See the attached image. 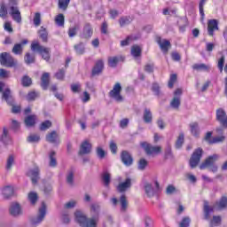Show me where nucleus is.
I'll return each mask as SVG.
<instances>
[{
    "mask_svg": "<svg viewBox=\"0 0 227 227\" xmlns=\"http://www.w3.org/2000/svg\"><path fill=\"white\" fill-rule=\"evenodd\" d=\"M91 217L88 218L82 211L74 213V219L81 227H97L100 221V206L92 204L90 207Z\"/></svg>",
    "mask_w": 227,
    "mask_h": 227,
    "instance_id": "obj_1",
    "label": "nucleus"
},
{
    "mask_svg": "<svg viewBox=\"0 0 227 227\" xmlns=\"http://www.w3.org/2000/svg\"><path fill=\"white\" fill-rule=\"evenodd\" d=\"M227 208V197L223 196L219 200H217L213 207L208 205V201H204V219L206 221H210V215L214 213V210H224Z\"/></svg>",
    "mask_w": 227,
    "mask_h": 227,
    "instance_id": "obj_2",
    "label": "nucleus"
},
{
    "mask_svg": "<svg viewBox=\"0 0 227 227\" xmlns=\"http://www.w3.org/2000/svg\"><path fill=\"white\" fill-rule=\"evenodd\" d=\"M47 215V205L45 202H42L41 207L38 209V214L35 216L30 218L29 223L32 227H37L42 224Z\"/></svg>",
    "mask_w": 227,
    "mask_h": 227,
    "instance_id": "obj_3",
    "label": "nucleus"
},
{
    "mask_svg": "<svg viewBox=\"0 0 227 227\" xmlns=\"http://www.w3.org/2000/svg\"><path fill=\"white\" fill-rule=\"evenodd\" d=\"M0 65L7 68H15L19 65V60L14 59L10 52L4 51L0 53Z\"/></svg>",
    "mask_w": 227,
    "mask_h": 227,
    "instance_id": "obj_4",
    "label": "nucleus"
},
{
    "mask_svg": "<svg viewBox=\"0 0 227 227\" xmlns=\"http://www.w3.org/2000/svg\"><path fill=\"white\" fill-rule=\"evenodd\" d=\"M31 51L33 52H39L44 61H49L51 59V48L40 45L38 41L31 43Z\"/></svg>",
    "mask_w": 227,
    "mask_h": 227,
    "instance_id": "obj_5",
    "label": "nucleus"
},
{
    "mask_svg": "<svg viewBox=\"0 0 227 227\" xmlns=\"http://www.w3.org/2000/svg\"><path fill=\"white\" fill-rule=\"evenodd\" d=\"M9 14L11 15L12 20L17 22V24H20L22 22V15L20 14V10H19V6H17V1L9 0Z\"/></svg>",
    "mask_w": 227,
    "mask_h": 227,
    "instance_id": "obj_6",
    "label": "nucleus"
},
{
    "mask_svg": "<svg viewBox=\"0 0 227 227\" xmlns=\"http://www.w3.org/2000/svg\"><path fill=\"white\" fill-rule=\"evenodd\" d=\"M219 159V155L217 154H213L209 156L205 162L200 164V169H205V168H209V170L212 171L213 173L217 172V166L214 165V162H215Z\"/></svg>",
    "mask_w": 227,
    "mask_h": 227,
    "instance_id": "obj_7",
    "label": "nucleus"
},
{
    "mask_svg": "<svg viewBox=\"0 0 227 227\" xmlns=\"http://www.w3.org/2000/svg\"><path fill=\"white\" fill-rule=\"evenodd\" d=\"M110 98L115 100V102H123V96H121V83L117 82L114 85V88L109 92Z\"/></svg>",
    "mask_w": 227,
    "mask_h": 227,
    "instance_id": "obj_8",
    "label": "nucleus"
},
{
    "mask_svg": "<svg viewBox=\"0 0 227 227\" xmlns=\"http://www.w3.org/2000/svg\"><path fill=\"white\" fill-rule=\"evenodd\" d=\"M202 155H203V149H201V148H198L193 152V153L190 159V167L192 168H196V166H198V164H200V160H201Z\"/></svg>",
    "mask_w": 227,
    "mask_h": 227,
    "instance_id": "obj_9",
    "label": "nucleus"
},
{
    "mask_svg": "<svg viewBox=\"0 0 227 227\" xmlns=\"http://www.w3.org/2000/svg\"><path fill=\"white\" fill-rule=\"evenodd\" d=\"M140 145L144 148L146 155H157V153H160V146H153L146 142H142Z\"/></svg>",
    "mask_w": 227,
    "mask_h": 227,
    "instance_id": "obj_10",
    "label": "nucleus"
},
{
    "mask_svg": "<svg viewBox=\"0 0 227 227\" xmlns=\"http://www.w3.org/2000/svg\"><path fill=\"white\" fill-rule=\"evenodd\" d=\"M216 121H219L223 129H227V115L226 111L223 108L216 109Z\"/></svg>",
    "mask_w": 227,
    "mask_h": 227,
    "instance_id": "obj_11",
    "label": "nucleus"
},
{
    "mask_svg": "<svg viewBox=\"0 0 227 227\" xmlns=\"http://www.w3.org/2000/svg\"><path fill=\"white\" fill-rule=\"evenodd\" d=\"M182 89H176L174 91V98L170 102V107L172 109H179L181 104Z\"/></svg>",
    "mask_w": 227,
    "mask_h": 227,
    "instance_id": "obj_12",
    "label": "nucleus"
},
{
    "mask_svg": "<svg viewBox=\"0 0 227 227\" xmlns=\"http://www.w3.org/2000/svg\"><path fill=\"white\" fill-rule=\"evenodd\" d=\"M91 36H93V27H91V24L86 23L83 27L82 32L80 34V38L90 40Z\"/></svg>",
    "mask_w": 227,
    "mask_h": 227,
    "instance_id": "obj_13",
    "label": "nucleus"
},
{
    "mask_svg": "<svg viewBox=\"0 0 227 227\" xmlns=\"http://www.w3.org/2000/svg\"><path fill=\"white\" fill-rule=\"evenodd\" d=\"M29 41H27V39H25L19 43H15L12 50V54H15L16 56H20V54L24 52V45H27Z\"/></svg>",
    "mask_w": 227,
    "mask_h": 227,
    "instance_id": "obj_14",
    "label": "nucleus"
},
{
    "mask_svg": "<svg viewBox=\"0 0 227 227\" xmlns=\"http://www.w3.org/2000/svg\"><path fill=\"white\" fill-rule=\"evenodd\" d=\"M28 176H30L32 180V184L36 185L38 184V180H40V168L34 167L28 171Z\"/></svg>",
    "mask_w": 227,
    "mask_h": 227,
    "instance_id": "obj_15",
    "label": "nucleus"
},
{
    "mask_svg": "<svg viewBox=\"0 0 227 227\" xmlns=\"http://www.w3.org/2000/svg\"><path fill=\"white\" fill-rule=\"evenodd\" d=\"M121 160L124 166H132V162H134L132 155L128 151H122L121 153Z\"/></svg>",
    "mask_w": 227,
    "mask_h": 227,
    "instance_id": "obj_16",
    "label": "nucleus"
},
{
    "mask_svg": "<svg viewBox=\"0 0 227 227\" xmlns=\"http://www.w3.org/2000/svg\"><path fill=\"white\" fill-rule=\"evenodd\" d=\"M215 31H219V21L217 20H209L207 22V33L209 36H214Z\"/></svg>",
    "mask_w": 227,
    "mask_h": 227,
    "instance_id": "obj_17",
    "label": "nucleus"
},
{
    "mask_svg": "<svg viewBox=\"0 0 227 227\" xmlns=\"http://www.w3.org/2000/svg\"><path fill=\"white\" fill-rule=\"evenodd\" d=\"M91 153V143L90 141L85 140L82 143L80 146L79 155H88V153Z\"/></svg>",
    "mask_w": 227,
    "mask_h": 227,
    "instance_id": "obj_18",
    "label": "nucleus"
},
{
    "mask_svg": "<svg viewBox=\"0 0 227 227\" xmlns=\"http://www.w3.org/2000/svg\"><path fill=\"white\" fill-rule=\"evenodd\" d=\"M10 214L13 215V217H17L22 214V208L20 207V204L17 202H13L10 207Z\"/></svg>",
    "mask_w": 227,
    "mask_h": 227,
    "instance_id": "obj_19",
    "label": "nucleus"
},
{
    "mask_svg": "<svg viewBox=\"0 0 227 227\" xmlns=\"http://www.w3.org/2000/svg\"><path fill=\"white\" fill-rule=\"evenodd\" d=\"M46 141L52 145H59V135L55 130L46 135Z\"/></svg>",
    "mask_w": 227,
    "mask_h": 227,
    "instance_id": "obj_20",
    "label": "nucleus"
},
{
    "mask_svg": "<svg viewBox=\"0 0 227 227\" xmlns=\"http://www.w3.org/2000/svg\"><path fill=\"white\" fill-rule=\"evenodd\" d=\"M130 187H132V180L130 178H127L125 182L118 184L117 191L118 192H125L127 189H130Z\"/></svg>",
    "mask_w": 227,
    "mask_h": 227,
    "instance_id": "obj_21",
    "label": "nucleus"
},
{
    "mask_svg": "<svg viewBox=\"0 0 227 227\" xmlns=\"http://www.w3.org/2000/svg\"><path fill=\"white\" fill-rule=\"evenodd\" d=\"M2 98L4 100H5V102L9 105V106H13V97L12 96V90H10V88H6L2 95Z\"/></svg>",
    "mask_w": 227,
    "mask_h": 227,
    "instance_id": "obj_22",
    "label": "nucleus"
},
{
    "mask_svg": "<svg viewBox=\"0 0 227 227\" xmlns=\"http://www.w3.org/2000/svg\"><path fill=\"white\" fill-rule=\"evenodd\" d=\"M157 43L160 45L162 52H168L169 51V47L171 46V43L166 39H161L159 37L157 39Z\"/></svg>",
    "mask_w": 227,
    "mask_h": 227,
    "instance_id": "obj_23",
    "label": "nucleus"
},
{
    "mask_svg": "<svg viewBox=\"0 0 227 227\" xmlns=\"http://www.w3.org/2000/svg\"><path fill=\"white\" fill-rule=\"evenodd\" d=\"M75 179V173L74 170L70 169L67 171L66 175V182L69 187H74Z\"/></svg>",
    "mask_w": 227,
    "mask_h": 227,
    "instance_id": "obj_24",
    "label": "nucleus"
},
{
    "mask_svg": "<svg viewBox=\"0 0 227 227\" xmlns=\"http://www.w3.org/2000/svg\"><path fill=\"white\" fill-rule=\"evenodd\" d=\"M143 120L145 123H152L153 120V115L152 114V110L150 108H145L143 114Z\"/></svg>",
    "mask_w": 227,
    "mask_h": 227,
    "instance_id": "obj_25",
    "label": "nucleus"
},
{
    "mask_svg": "<svg viewBox=\"0 0 227 227\" xmlns=\"http://www.w3.org/2000/svg\"><path fill=\"white\" fill-rule=\"evenodd\" d=\"M103 70H104V61L98 60L96 62L95 67L92 69V75H98V74H102Z\"/></svg>",
    "mask_w": 227,
    "mask_h": 227,
    "instance_id": "obj_26",
    "label": "nucleus"
},
{
    "mask_svg": "<svg viewBox=\"0 0 227 227\" xmlns=\"http://www.w3.org/2000/svg\"><path fill=\"white\" fill-rule=\"evenodd\" d=\"M1 141L4 143V145H10L12 143V137L10 136V133L8 131V129L4 128L3 134L1 136Z\"/></svg>",
    "mask_w": 227,
    "mask_h": 227,
    "instance_id": "obj_27",
    "label": "nucleus"
},
{
    "mask_svg": "<svg viewBox=\"0 0 227 227\" xmlns=\"http://www.w3.org/2000/svg\"><path fill=\"white\" fill-rule=\"evenodd\" d=\"M24 121H25L26 127H27L28 129L31 127H35V125H36V115L32 114V115L27 116Z\"/></svg>",
    "mask_w": 227,
    "mask_h": 227,
    "instance_id": "obj_28",
    "label": "nucleus"
},
{
    "mask_svg": "<svg viewBox=\"0 0 227 227\" xmlns=\"http://www.w3.org/2000/svg\"><path fill=\"white\" fill-rule=\"evenodd\" d=\"M15 192V190L13 189V186L8 185L2 189V194L4 198H12Z\"/></svg>",
    "mask_w": 227,
    "mask_h": 227,
    "instance_id": "obj_29",
    "label": "nucleus"
},
{
    "mask_svg": "<svg viewBox=\"0 0 227 227\" xmlns=\"http://www.w3.org/2000/svg\"><path fill=\"white\" fill-rule=\"evenodd\" d=\"M74 50L78 56H82L86 52V44L84 43H78L74 44Z\"/></svg>",
    "mask_w": 227,
    "mask_h": 227,
    "instance_id": "obj_30",
    "label": "nucleus"
},
{
    "mask_svg": "<svg viewBox=\"0 0 227 227\" xmlns=\"http://www.w3.org/2000/svg\"><path fill=\"white\" fill-rule=\"evenodd\" d=\"M145 192L148 198H153L155 196V189L150 183H145L144 185Z\"/></svg>",
    "mask_w": 227,
    "mask_h": 227,
    "instance_id": "obj_31",
    "label": "nucleus"
},
{
    "mask_svg": "<svg viewBox=\"0 0 227 227\" xmlns=\"http://www.w3.org/2000/svg\"><path fill=\"white\" fill-rule=\"evenodd\" d=\"M39 38L45 43L49 42V32L47 28L41 27L40 30L38 31Z\"/></svg>",
    "mask_w": 227,
    "mask_h": 227,
    "instance_id": "obj_32",
    "label": "nucleus"
},
{
    "mask_svg": "<svg viewBox=\"0 0 227 227\" xmlns=\"http://www.w3.org/2000/svg\"><path fill=\"white\" fill-rule=\"evenodd\" d=\"M190 131L194 137H200V125L198 122H192L190 124Z\"/></svg>",
    "mask_w": 227,
    "mask_h": 227,
    "instance_id": "obj_33",
    "label": "nucleus"
},
{
    "mask_svg": "<svg viewBox=\"0 0 227 227\" xmlns=\"http://www.w3.org/2000/svg\"><path fill=\"white\" fill-rule=\"evenodd\" d=\"M49 73H43L41 77V86L43 90H47L49 88Z\"/></svg>",
    "mask_w": 227,
    "mask_h": 227,
    "instance_id": "obj_34",
    "label": "nucleus"
},
{
    "mask_svg": "<svg viewBox=\"0 0 227 227\" xmlns=\"http://www.w3.org/2000/svg\"><path fill=\"white\" fill-rule=\"evenodd\" d=\"M192 68L193 70L210 72V65H207V64H194L192 66Z\"/></svg>",
    "mask_w": 227,
    "mask_h": 227,
    "instance_id": "obj_35",
    "label": "nucleus"
},
{
    "mask_svg": "<svg viewBox=\"0 0 227 227\" xmlns=\"http://www.w3.org/2000/svg\"><path fill=\"white\" fill-rule=\"evenodd\" d=\"M49 159H50V163H49L50 168H56V166H58V160H56V152L54 151L50 152Z\"/></svg>",
    "mask_w": 227,
    "mask_h": 227,
    "instance_id": "obj_36",
    "label": "nucleus"
},
{
    "mask_svg": "<svg viewBox=\"0 0 227 227\" xmlns=\"http://www.w3.org/2000/svg\"><path fill=\"white\" fill-rule=\"evenodd\" d=\"M121 203V212H127V207H129V202L127 201V197L122 194L120 198Z\"/></svg>",
    "mask_w": 227,
    "mask_h": 227,
    "instance_id": "obj_37",
    "label": "nucleus"
},
{
    "mask_svg": "<svg viewBox=\"0 0 227 227\" xmlns=\"http://www.w3.org/2000/svg\"><path fill=\"white\" fill-rule=\"evenodd\" d=\"M224 141H226V136H216L212 138V140L210 141V145H219L221 143H224Z\"/></svg>",
    "mask_w": 227,
    "mask_h": 227,
    "instance_id": "obj_38",
    "label": "nucleus"
},
{
    "mask_svg": "<svg viewBox=\"0 0 227 227\" xmlns=\"http://www.w3.org/2000/svg\"><path fill=\"white\" fill-rule=\"evenodd\" d=\"M101 178L104 182L106 187H109V184H111V174L107 171H104Z\"/></svg>",
    "mask_w": 227,
    "mask_h": 227,
    "instance_id": "obj_39",
    "label": "nucleus"
},
{
    "mask_svg": "<svg viewBox=\"0 0 227 227\" xmlns=\"http://www.w3.org/2000/svg\"><path fill=\"white\" fill-rule=\"evenodd\" d=\"M130 22H132V17H130V16L121 17L119 20V24H120L121 27L129 26V24H130Z\"/></svg>",
    "mask_w": 227,
    "mask_h": 227,
    "instance_id": "obj_40",
    "label": "nucleus"
},
{
    "mask_svg": "<svg viewBox=\"0 0 227 227\" xmlns=\"http://www.w3.org/2000/svg\"><path fill=\"white\" fill-rule=\"evenodd\" d=\"M118 63H120V57L108 58V65L111 68H116V67H118Z\"/></svg>",
    "mask_w": 227,
    "mask_h": 227,
    "instance_id": "obj_41",
    "label": "nucleus"
},
{
    "mask_svg": "<svg viewBox=\"0 0 227 227\" xmlns=\"http://www.w3.org/2000/svg\"><path fill=\"white\" fill-rule=\"evenodd\" d=\"M55 23L59 27H63L65 26V15L59 13L55 18Z\"/></svg>",
    "mask_w": 227,
    "mask_h": 227,
    "instance_id": "obj_42",
    "label": "nucleus"
},
{
    "mask_svg": "<svg viewBox=\"0 0 227 227\" xmlns=\"http://www.w3.org/2000/svg\"><path fill=\"white\" fill-rule=\"evenodd\" d=\"M21 84L24 88H29L33 84V80L28 75H24L21 79Z\"/></svg>",
    "mask_w": 227,
    "mask_h": 227,
    "instance_id": "obj_43",
    "label": "nucleus"
},
{
    "mask_svg": "<svg viewBox=\"0 0 227 227\" xmlns=\"http://www.w3.org/2000/svg\"><path fill=\"white\" fill-rule=\"evenodd\" d=\"M28 200L30 201L31 205H35L38 201V194L35 192H31L28 193Z\"/></svg>",
    "mask_w": 227,
    "mask_h": 227,
    "instance_id": "obj_44",
    "label": "nucleus"
},
{
    "mask_svg": "<svg viewBox=\"0 0 227 227\" xmlns=\"http://www.w3.org/2000/svg\"><path fill=\"white\" fill-rule=\"evenodd\" d=\"M51 127H52V122L47 120L41 123L39 129L40 130L43 131V130H48V129H51Z\"/></svg>",
    "mask_w": 227,
    "mask_h": 227,
    "instance_id": "obj_45",
    "label": "nucleus"
},
{
    "mask_svg": "<svg viewBox=\"0 0 227 227\" xmlns=\"http://www.w3.org/2000/svg\"><path fill=\"white\" fill-rule=\"evenodd\" d=\"M184 133L179 134L177 140L176 142V148L177 150H180V148H182L183 145H184Z\"/></svg>",
    "mask_w": 227,
    "mask_h": 227,
    "instance_id": "obj_46",
    "label": "nucleus"
},
{
    "mask_svg": "<svg viewBox=\"0 0 227 227\" xmlns=\"http://www.w3.org/2000/svg\"><path fill=\"white\" fill-rule=\"evenodd\" d=\"M27 143H38L40 141V135L32 134L27 138Z\"/></svg>",
    "mask_w": 227,
    "mask_h": 227,
    "instance_id": "obj_47",
    "label": "nucleus"
},
{
    "mask_svg": "<svg viewBox=\"0 0 227 227\" xmlns=\"http://www.w3.org/2000/svg\"><path fill=\"white\" fill-rule=\"evenodd\" d=\"M152 91L156 97H160V86H159V83H153Z\"/></svg>",
    "mask_w": 227,
    "mask_h": 227,
    "instance_id": "obj_48",
    "label": "nucleus"
},
{
    "mask_svg": "<svg viewBox=\"0 0 227 227\" xmlns=\"http://www.w3.org/2000/svg\"><path fill=\"white\" fill-rule=\"evenodd\" d=\"M13 164H15V158L13 157V155H10L7 159L5 167L7 171H10V169H12V166H13Z\"/></svg>",
    "mask_w": 227,
    "mask_h": 227,
    "instance_id": "obj_49",
    "label": "nucleus"
},
{
    "mask_svg": "<svg viewBox=\"0 0 227 227\" xmlns=\"http://www.w3.org/2000/svg\"><path fill=\"white\" fill-rule=\"evenodd\" d=\"M131 55L134 58H139V56H141V48H139V46H133L131 48Z\"/></svg>",
    "mask_w": 227,
    "mask_h": 227,
    "instance_id": "obj_50",
    "label": "nucleus"
},
{
    "mask_svg": "<svg viewBox=\"0 0 227 227\" xmlns=\"http://www.w3.org/2000/svg\"><path fill=\"white\" fill-rule=\"evenodd\" d=\"M25 63H27V65H31L35 63V55H31V53L29 52L26 53Z\"/></svg>",
    "mask_w": 227,
    "mask_h": 227,
    "instance_id": "obj_51",
    "label": "nucleus"
},
{
    "mask_svg": "<svg viewBox=\"0 0 227 227\" xmlns=\"http://www.w3.org/2000/svg\"><path fill=\"white\" fill-rule=\"evenodd\" d=\"M38 92L36 91H30L28 92V94L27 95L26 98L28 102H33V100H35L36 98L38 97Z\"/></svg>",
    "mask_w": 227,
    "mask_h": 227,
    "instance_id": "obj_52",
    "label": "nucleus"
},
{
    "mask_svg": "<svg viewBox=\"0 0 227 227\" xmlns=\"http://www.w3.org/2000/svg\"><path fill=\"white\" fill-rule=\"evenodd\" d=\"M146 166H148V161L145 159H140L138 161V169L140 171H145Z\"/></svg>",
    "mask_w": 227,
    "mask_h": 227,
    "instance_id": "obj_53",
    "label": "nucleus"
},
{
    "mask_svg": "<svg viewBox=\"0 0 227 227\" xmlns=\"http://www.w3.org/2000/svg\"><path fill=\"white\" fill-rule=\"evenodd\" d=\"M40 24H42V15L40 14V12H35L34 16V26L38 27Z\"/></svg>",
    "mask_w": 227,
    "mask_h": 227,
    "instance_id": "obj_54",
    "label": "nucleus"
},
{
    "mask_svg": "<svg viewBox=\"0 0 227 227\" xmlns=\"http://www.w3.org/2000/svg\"><path fill=\"white\" fill-rule=\"evenodd\" d=\"M70 4V0H59V8L60 10H67Z\"/></svg>",
    "mask_w": 227,
    "mask_h": 227,
    "instance_id": "obj_55",
    "label": "nucleus"
},
{
    "mask_svg": "<svg viewBox=\"0 0 227 227\" xmlns=\"http://www.w3.org/2000/svg\"><path fill=\"white\" fill-rule=\"evenodd\" d=\"M207 3V0H200L199 4V10H200V15L201 16V19H205V11L203 10V6H205V4Z\"/></svg>",
    "mask_w": 227,
    "mask_h": 227,
    "instance_id": "obj_56",
    "label": "nucleus"
},
{
    "mask_svg": "<svg viewBox=\"0 0 227 227\" xmlns=\"http://www.w3.org/2000/svg\"><path fill=\"white\" fill-rule=\"evenodd\" d=\"M6 15H8V9L4 4L0 6V17L1 19H6Z\"/></svg>",
    "mask_w": 227,
    "mask_h": 227,
    "instance_id": "obj_57",
    "label": "nucleus"
},
{
    "mask_svg": "<svg viewBox=\"0 0 227 227\" xmlns=\"http://www.w3.org/2000/svg\"><path fill=\"white\" fill-rule=\"evenodd\" d=\"M210 227L219 226L221 224V216H213V219L210 221Z\"/></svg>",
    "mask_w": 227,
    "mask_h": 227,
    "instance_id": "obj_58",
    "label": "nucleus"
},
{
    "mask_svg": "<svg viewBox=\"0 0 227 227\" xmlns=\"http://www.w3.org/2000/svg\"><path fill=\"white\" fill-rule=\"evenodd\" d=\"M190 224H191V218H189V216H185L180 222L179 227H189Z\"/></svg>",
    "mask_w": 227,
    "mask_h": 227,
    "instance_id": "obj_59",
    "label": "nucleus"
},
{
    "mask_svg": "<svg viewBox=\"0 0 227 227\" xmlns=\"http://www.w3.org/2000/svg\"><path fill=\"white\" fill-rule=\"evenodd\" d=\"M78 29H79L78 26L70 27L68 29V36H69V38H74V36H75V35H77Z\"/></svg>",
    "mask_w": 227,
    "mask_h": 227,
    "instance_id": "obj_60",
    "label": "nucleus"
},
{
    "mask_svg": "<svg viewBox=\"0 0 227 227\" xmlns=\"http://www.w3.org/2000/svg\"><path fill=\"white\" fill-rule=\"evenodd\" d=\"M96 153L98 159H105L106 158V151L103 150L102 147H97Z\"/></svg>",
    "mask_w": 227,
    "mask_h": 227,
    "instance_id": "obj_61",
    "label": "nucleus"
},
{
    "mask_svg": "<svg viewBox=\"0 0 227 227\" xmlns=\"http://www.w3.org/2000/svg\"><path fill=\"white\" fill-rule=\"evenodd\" d=\"M71 91L73 93H81V83L71 84Z\"/></svg>",
    "mask_w": 227,
    "mask_h": 227,
    "instance_id": "obj_62",
    "label": "nucleus"
},
{
    "mask_svg": "<svg viewBox=\"0 0 227 227\" xmlns=\"http://www.w3.org/2000/svg\"><path fill=\"white\" fill-rule=\"evenodd\" d=\"M8 77H10V71L0 68V79H8Z\"/></svg>",
    "mask_w": 227,
    "mask_h": 227,
    "instance_id": "obj_63",
    "label": "nucleus"
},
{
    "mask_svg": "<svg viewBox=\"0 0 227 227\" xmlns=\"http://www.w3.org/2000/svg\"><path fill=\"white\" fill-rule=\"evenodd\" d=\"M175 82H176V74H171L168 81V88H173L175 86Z\"/></svg>",
    "mask_w": 227,
    "mask_h": 227,
    "instance_id": "obj_64",
    "label": "nucleus"
}]
</instances>
